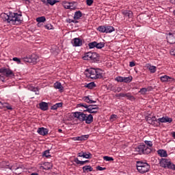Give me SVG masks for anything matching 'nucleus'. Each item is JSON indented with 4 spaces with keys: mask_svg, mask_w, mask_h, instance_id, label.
Segmentation results:
<instances>
[{
    "mask_svg": "<svg viewBox=\"0 0 175 175\" xmlns=\"http://www.w3.org/2000/svg\"><path fill=\"white\" fill-rule=\"evenodd\" d=\"M116 118H117V115H116V114H112V115L111 116V117H110V119H111V120H114V119H116Z\"/></svg>",
    "mask_w": 175,
    "mask_h": 175,
    "instance_id": "nucleus-57",
    "label": "nucleus"
},
{
    "mask_svg": "<svg viewBox=\"0 0 175 175\" xmlns=\"http://www.w3.org/2000/svg\"><path fill=\"white\" fill-rule=\"evenodd\" d=\"M5 77H14V72L10 68H0V79L1 81H5Z\"/></svg>",
    "mask_w": 175,
    "mask_h": 175,
    "instance_id": "nucleus-7",
    "label": "nucleus"
},
{
    "mask_svg": "<svg viewBox=\"0 0 175 175\" xmlns=\"http://www.w3.org/2000/svg\"><path fill=\"white\" fill-rule=\"evenodd\" d=\"M122 14H123L124 18H132L133 17V12L128 10H122Z\"/></svg>",
    "mask_w": 175,
    "mask_h": 175,
    "instance_id": "nucleus-14",
    "label": "nucleus"
},
{
    "mask_svg": "<svg viewBox=\"0 0 175 175\" xmlns=\"http://www.w3.org/2000/svg\"><path fill=\"white\" fill-rule=\"evenodd\" d=\"M172 3H173L174 5H175V0H171Z\"/></svg>",
    "mask_w": 175,
    "mask_h": 175,
    "instance_id": "nucleus-64",
    "label": "nucleus"
},
{
    "mask_svg": "<svg viewBox=\"0 0 175 175\" xmlns=\"http://www.w3.org/2000/svg\"><path fill=\"white\" fill-rule=\"evenodd\" d=\"M97 31H98V32H101V33H106V25L99 26L97 28Z\"/></svg>",
    "mask_w": 175,
    "mask_h": 175,
    "instance_id": "nucleus-29",
    "label": "nucleus"
},
{
    "mask_svg": "<svg viewBox=\"0 0 175 175\" xmlns=\"http://www.w3.org/2000/svg\"><path fill=\"white\" fill-rule=\"evenodd\" d=\"M160 80L162 83H170L172 81H174V78L170 77L167 75H163L160 77Z\"/></svg>",
    "mask_w": 175,
    "mask_h": 175,
    "instance_id": "nucleus-16",
    "label": "nucleus"
},
{
    "mask_svg": "<svg viewBox=\"0 0 175 175\" xmlns=\"http://www.w3.org/2000/svg\"><path fill=\"white\" fill-rule=\"evenodd\" d=\"M74 162H75V163H77V165H85V161H80L79 160L78 158H75L74 159Z\"/></svg>",
    "mask_w": 175,
    "mask_h": 175,
    "instance_id": "nucleus-32",
    "label": "nucleus"
},
{
    "mask_svg": "<svg viewBox=\"0 0 175 175\" xmlns=\"http://www.w3.org/2000/svg\"><path fill=\"white\" fill-rule=\"evenodd\" d=\"M37 23H44L46 21V17L40 16L36 18Z\"/></svg>",
    "mask_w": 175,
    "mask_h": 175,
    "instance_id": "nucleus-40",
    "label": "nucleus"
},
{
    "mask_svg": "<svg viewBox=\"0 0 175 175\" xmlns=\"http://www.w3.org/2000/svg\"><path fill=\"white\" fill-rule=\"evenodd\" d=\"M3 107H5L8 110H13V108L8 103H3L2 109Z\"/></svg>",
    "mask_w": 175,
    "mask_h": 175,
    "instance_id": "nucleus-39",
    "label": "nucleus"
},
{
    "mask_svg": "<svg viewBox=\"0 0 175 175\" xmlns=\"http://www.w3.org/2000/svg\"><path fill=\"white\" fill-rule=\"evenodd\" d=\"M13 170H14L16 174H21V172H23V168L21 167H18L16 168H13Z\"/></svg>",
    "mask_w": 175,
    "mask_h": 175,
    "instance_id": "nucleus-37",
    "label": "nucleus"
},
{
    "mask_svg": "<svg viewBox=\"0 0 175 175\" xmlns=\"http://www.w3.org/2000/svg\"><path fill=\"white\" fill-rule=\"evenodd\" d=\"M75 118H77L79 121L81 122H85V124H92L94 122V116H92V114L87 115L84 113L83 112H75L73 114Z\"/></svg>",
    "mask_w": 175,
    "mask_h": 175,
    "instance_id": "nucleus-4",
    "label": "nucleus"
},
{
    "mask_svg": "<svg viewBox=\"0 0 175 175\" xmlns=\"http://www.w3.org/2000/svg\"><path fill=\"white\" fill-rule=\"evenodd\" d=\"M167 42L170 43V44H175V32L167 34Z\"/></svg>",
    "mask_w": 175,
    "mask_h": 175,
    "instance_id": "nucleus-13",
    "label": "nucleus"
},
{
    "mask_svg": "<svg viewBox=\"0 0 175 175\" xmlns=\"http://www.w3.org/2000/svg\"><path fill=\"white\" fill-rule=\"evenodd\" d=\"M159 163L161 167H167V169L175 170V165L172 163L169 159H161Z\"/></svg>",
    "mask_w": 175,
    "mask_h": 175,
    "instance_id": "nucleus-8",
    "label": "nucleus"
},
{
    "mask_svg": "<svg viewBox=\"0 0 175 175\" xmlns=\"http://www.w3.org/2000/svg\"><path fill=\"white\" fill-rule=\"evenodd\" d=\"M78 107H85L86 109L84 111H88L90 114H95L98 113V110H99V107L98 105H88L87 104L84 103H79L77 105Z\"/></svg>",
    "mask_w": 175,
    "mask_h": 175,
    "instance_id": "nucleus-6",
    "label": "nucleus"
},
{
    "mask_svg": "<svg viewBox=\"0 0 175 175\" xmlns=\"http://www.w3.org/2000/svg\"><path fill=\"white\" fill-rule=\"evenodd\" d=\"M149 70L150 73H155V72H157V67L154 66H150Z\"/></svg>",
    "mask_w": 175,
    "mask_h": 175,
    "instance_id": "nucleus-43",
    "label": "nucleus"
},
{
    "mask_svg": "<svg viewBox=\"0 0 175 175\" xmlns=\"http://www.w3.org/2000/svg\"><path fill=\"white\" fill-rule=\"evenodd\" d=\"M83 99L84 102H86V103H96V100H92V98H91V96H84Z\"/></svg>",
    "mask_w": 175,
    "mask_h": 175,
    "instance_id": "nucleus-22",
    "label": "nucleus"
},
{
    "mask_svg": "<svg viewBox=\"0 0 175 175\" xmlns=\"http://www.w3.org/2000/svg\"><path fill=\"white\" fill-rule=\"evenodd\" d=\"M94 168L91 165H85L83 167V173H88V172H92Z\"/></svg>",
    "mask_w": 175,
    "mask_h": 175,
    "instance_id": "nucleus-25",
    "label": "nucleus"
},
{
    "mask_svg": "<svg viewBox=\"0 0 175 175\" xmlns=\"http://www.w3.org/2000/svg\"><path fill=\"white\" fill-rule=\"evenodd\" d=\"M144 143H142L139 145L137 146L135 148V152L139 154V155H148V154H151L152 149V141L145 140Z\"/></svg>",
    "mask_w": 175,
    "mask_h": 175,
    "instance_id": "nucleus-2",
    "label": "nucleus"
},
{
    "mask_svg": "<svg viewBox=\"0 0 175 175\" xmlns=\"http://www.w3.org/2000/svg\"><path fill=\"white\" fill-rule=\"evenodd\" d=\"M62 105H64L63 103H57L51 107V110H57V109H59V107H62Z\"/></svg>",
    "mask_w": 175,
    "mask_h": 175,
    "instance_id": "nucleus-26",
    "label": "nucleus"
},
{
    "mask_svg": "<svg viewBox=\"0 0 175 175\" xmlns=\"http://www.w3.org/2000/svg\"><path fill=\"white\" fill-rule=\"evenodd\" d=\"M140 94H142V95H146V92H147V88H142L139 92Z\"/></svg>",
    "mask_w": 175,
    "mask_h": 175,
    "instance_id": "nucleus-46",
    "label": "nucleus"
},
{
    "mask_svg": "<svg viewBox=\"0 0 175 175\" xmlns=\"http://www.w3.org/2000/svg\"><path fill=\"white\" fill-rule=\"evenodd\" d=\"M172 137H174V139H175V132H172Z\"/></svg>",
    "mask_w": 175,
    "mask_h": 175,
    "instance_id": "nucleus-59",
    "label": "nucleus"
},
{
    "mask_svg": "<svg viewBox=\"0 0 175 175\" xmlns=\"http://www.w3.org/2000/svg\"><path fill=\"white\" fill-rule=\"evenodd\" d=\"M172 121H173V119L167 116L159 118V119H157V122L159 125L161 124V123L169 122V124H170V122H172Z\"/></svg>",
    "mask_w": 175,
    "mask_h": 175,
    "instance_id": "nucleus-15",
    "label": "nucleus"
},
{
    "mask_svg": "<svg viewBox=\"0 0 175 175\" xmlns=\"http://www.w3.org/2000/svg\"><path fill=\"white\" fill-rule=\"evenodd\" d=\"M116 86L113 85L112 84L109 85V88L111 91H113V92H115Z\"/></svg>",
    "mask_w": 175,
    "mask_h": 175,
    "instance_id": "nucleus-48",
    "label": "nucleus"
},
{
    "mask_svg": "<svg viewBox=\"0 0 175 175\" xmlns=\"http://www.w3.org/2000/svg\"><path fill=\"white\" fill-rule=\"evenodd\" d=\"M37 132L39 135H41V136H46V135H49V129L44 127L38 128Z\"/></svg>",
    "mask_w": 175,
    "mask_h": 175,
    "instance_id": "nucleus-17",
    "label": "nucleus"
},
{
    "mask_svg": "<svg viewBox=\"0 0 175 175\" xmlns=\"http://www.w3.org/2000/svg\"><path fill=\"white\" fill-rule=\"evenodd\" d=\"M72 5H76V2H67L66 1L62 2V5L64 6V9H70V10H74V9H76V7H73Z\"/></svg>",
    "mask_w": 175,
    "mask_h": 175,
    "instance_id": "nucleus-12",
    "label": "nucleus"
},
{
    "mask_svg": "<svg viewBox=\"0 0 175 175\" xmlns=\"http://www.w3.org/2000/svg\"><path fill=\"white\" fill-rule=\"evenodd\" d=\"M132 81V77H123V83H131Z\"/></svg>",
    "mask_w": 175,
    "mask_h": 175,
    "instance_id": "nucleus-38",
    "label": "nucleus"
},
{
    "mask_svg": "<svg viewBox=\"0 0 175 175\" xmlns=\"http://www.w3.org/2000/svg\"><path fill=\"white\" fill-rule=\"evenodd\" d=\"M81 17H83V13H81V11L79 10L75 12L74 20H75V21L80 20Z\"/></svg>",
    "mask_w": 175,
    "mask_h": 175,
    "instance_id": "nucleus-23",
    "label": "nucleus"
},
{
    "mask_svg": "<svg viewBox=\"0 0 175 175\" xmlns=\"http://www.w3.org/2000/svg\"><path fill=\"white\" fill-rule=\"evenodd\" d=\"M152 120L153 121V123H154V124H155V122H158V119H157L156 116H152Z\"/></svg>",
    "mask_w": 175,
    "mask_h": 175,
    "instance_id": "nucleus-56",
    "label": "nucleus"
},
{
    "mask_svg": "<svg viewBox=\"0 0 175 175\" xmlns=\"http://www.w3.org/2000/svg\"><path fill=\"white\" fill-rule=\"evenodd\" d=\"M54 87L56 90H59V91H64V87L59 82H56L54 83Z\"/></svg>",
    "mask_w": 175,
    "mask_h": 175,
    "instance_id": "nucleus-27",
    "label": "nucleus"
},
{
    "mask_svg": "<svg viewBox=\"0 0 175 175\" xmlns=\"http://www.w3.org/2000/svg\"><path fill=\"white\" fill-rule=\"evenodd\" d=\"M58 132H59V133H62V129H58Z\"/></svg>",
    "mask_w": 175,
    "mask_h": 175,
    "instance_id": "nucleus-63",
    "label": "nucleus"
},
{
    "mask_svg": "<svg viewBox=\"0 0 175 175\" xmlns=\"http://www.w3.org/2000/svg\"><path fill=\"white\" fill-rule=\"evenodd\" d=\"M66 23H68V24H70L72 23H73L74 24H77V23H79L78 21H75V20H73V19H70V18H67L66 20Z\"/></svg>",
    "mask_w": 175,
    "mask_h": 175,
    "instance_id": "nucleus-44",
    "label": "nucleus"
},
{
    "mask_svg": "<svg viewBox=\"0 0 175 175\" xmlns=\"http://www.w3.org/2000/svg\"><path fill=\"white\" fill-rule=\"evenodd\" d=\"M78 157H81V158H83L84 157V152L81 151V152H79L77 154Z\"/></svg>",
    "mask_w": 175,
    "mask_h": 175,
    "instance_id": "nucleus-54",
    "label": "nucleus"
},
{
    "mask_svg": "<svg viewBox=\"0 0 175 175\" xmlns=\"http://www.w3.org/2000/svg\"><path fill=\"white\" fill-rule=\"evenodd\" d=\"M136 163L137 170H138L139 173L141 174H144V173L150 172V169H151V165L146 162L138 161Z\"/></svg>",
    "mask_w": 175,
    "mask_h": 175,
    "instance_id": "nucleus-5",
    "label": "nucleus"
},
{
    "mask_svg": "<svg viewBox=\"0 0 175 175\" xmlns=\"http://www.w3.org/2000/svg\"><path fill=\"white\" fill-rule=\"evenodd\" d=\"M71 43L74 47H81V46H83V40L79 38H75L72 40Z\"/></svg>",
    "mask_w": 175,
    "mask_h": 175,
    "instance_id": "nucleus-11",
    "label": "nucleus"
},
{
    "mask_svg": "<svg viewBox=\"0 0 175 175\" xmlns=\"http://www.w3.org/2000/svg\"><path fill=\"white\" fill-rule=\"evenodd\" d=\"M85 75L88 79L97 80L103 77V71L100 68H91L85 70Z\"/></svg>",
    "mask_w": 175,
    "mask_h": 175,
    "instance_id": "nucleus-3",
    "label": "nucleus"
},
{
    "mask_svg": "<svg viewBox=\"0 0 175 175\" xmlns=\"http://www.w3.org/2000/svg\"><path fill=\"white\" fill-rule=\"evenodd\" d=\"M135 65L136 64L135 63V62H130V64H129L130 68H133V66H135Z\"/></svg>",
    "mask_w": 175,
    "mask_h": 175,
    "instance_id": "nucleus-55",
    "label": "nucleus"
},
{
    "mask_svg": "<svg viewBox=\"0 0 175 175\" xmlns=\"http://www.w3.org/2000/svg\"><path fill=\"white\" fill-rule=\"evenodd\" d=\"M88 137H90V135H81V136H79V137H75L73 139H74V140L83 142V140H88Z\"/></svg>",
    "mask_w": 175,
    "mask_h": 175,
    "instance_id": "nucleus-19",
    "label": "nucleus"
},
{
    "mask_svg": "<svg viewBox=\"0 0 175 175\" xmlns=\"http://www.w3.org/2000/svg\"><path fill=\"white\" fill-rule=\"evenodd\" d=\"M31 175H39V174L36 173V172H33L31 174Z\"/></svg>",
    "mask_w": 175,
    "mask_h": 175,
    "instance_id": "nucleus-60",
    "label": "nucleus"
},
{
    "mask_svg": "<svg viewBox=\"0 0 175 175\" xmlns=\"http://www.w3.org/2000/svg\"><path fill=\"white\" fill-rule=\"evenodd\" d=\"M116 98H118V99H121V98H127V99H129V100H135V96H133L132 95V94L131 93H120L118 94H116Z\"/></svg>",
    "mask_w": 175,
    "mask_h": 175,
    "instance_id": "nucleus-10",
    "label": "nucleus"
},
{
    "mask_svg": "<svg viewBox=\"0 0 175 175\" xmlns=\"http://www.w3.org/2000/svg\"><path fill=\"white\" fill-rule=\"evenodd\" d=\"M116 81L118 83H124V77H117Z\"/></svg>",
    "mask_w": 175,
    "mask_h": 175,
    "instance_id": "nucleus-47",
    "label": "nucleus"
},
{
    "mask_svg": "<svg viewBox=\"0 0 175 175\" xmlns=\"http://www.w3.org/2000/svg\"><path fill=\"white\" fill-rule=\"evenodd\" d=\"M96 170H99L100 172H102V170H106V167H102L99 165L96 167Z\"/></svg>",
    "mask_w": 175,
    "mask_h": 175,
    "instance_id": "nucleus-49",
    "label": "nucleus"
},
{
    "mask_svg": "<svg viewBox=\"0 0 175 175\" xmlns=\"http://www.w3.org/2000/svg\"><path fill=\"white\" fill-rule=\"evenodd\" d=\"M39 107L42 111H47L49 110V103L46 102H41L39 103Z\"/></svg>",
    "mask_w": 175,
    "mask_h": 175,
    "instance_id": "nucleus-18",
    "label": "nucleus"
},
{
    "mask_svg": "<svg viewBox=\"0 0 175 175\" xmlns=\"http://www.w3.org/2000/svg\"><path fill=\"white\" fill-rule=\"evenodd\" d=\"M146 121L151 125H153V126H159L157 124L154 123L152 118L150 116L146 117Z\"/></svg>",
    "mask_w": 175,
    "mask_h": 175,
    "instance_id": "nucleus-30",
    "label": "nucleus"
},
{
    "mask_svg": "<svg viewBox=\"0 0 175 175\" xmlns=\"http://www.w3.org/2000/svg\"><path fill=\"white\" fill-rule=\"evenodd\" d=\"M42 157H45L46 158H51V154H50V150H46L44 151Z\"/></svg>",
    "mask_w": 175,
    "mask_h": 175,
    "instance_id": "nucleus-36",
    "label": "nucleus"
},
{
    "mask_svg": "<svg viewBox=\"0 0 175 175\" xmlns=\"http://www.w3.org/2000/svg\"><path fill=\"white\" fill-rule=\"evenodd\" d=\"M121 91H122V88L116 86L115 92H121Z\"/></svg>",
    "mask_w": 175,
    "mask_h": 175,
    "instance_id": "nucleus-52",
    "label": "nucleus"
},
{
    "mask_svg": "<svg viewBox=\"0 0 175 175\" xmlns=\"http://www.w3.org/2000/svg\"><path fill=\"white\" fill-rule=\"evenodd\" d=\"M172 55H174V57H175V49H174V51L172 52Z\"/></svg>",
    "mask_w": 175,
    "mask_h": 175,
    "instance_id": "nucleus-61",
    "label": "nucleus"
},
{
    "mask_svg": "<svg viewBox=\"0 0 175 175\" xmlns=\"http://www.w3.org/2000/svg\"><path fill=\"white\" fill-rule=\"evenodd\" d=\"M105 28V33H111V32H114V31H116V29H114L113 26L106 25Z\"/></svg>",
    "mask_w": 175,
    "mask_h": 175,
    "instance_id": "nucleus-24",
    "label": "nucleus"
},
{
    "mask_svg": "<svg viewBox=\"0 0 175 175\" xmlns=\"http://www.w3.org/2000/svg\"><path fill=\"white\" fill-rule=\"evenodd\" d=\"M41 1L42 2V3H44V5H46V6H47L48 0H41Z\"/></svg>",
    "mask_w": 175,
    "mask_h": 175,
    "instance_id": "nucleus-58",
    "label": "nucleus"
},
{
    "mask_svg": "<svg viewBox=\"0 0 175 175\" xmlns=\"http://www.w3.org/2000/svg\"><path fill=\"white\" fill-rule=\"evenodd\" d=\"M83 158H85V159H91L92 158V154H91L90 152L83 153Z\"/></svg>",
    "mask_w": 175,
    "mask_h": 175,
    "instance_id": "nucleus-33",
    "label": "nucleus"
},
{
    "mask_svg": "<svg viewBox=\"0 0 175 175\" xmlns=\"http://www.w3.org/2000/svg\"><path fill=\"white\" fill-rule=\"evenodd\" d=\"M12 60L17 62V64H21V60L18 57H13Z\"/></svg>",
    "mask_w": 175,
    "mask_h": 175,
    "instance_id": "nucleus-51",
    "label": "nucleus"
},
{
    "mask_svg": "<svg viewBox=\"0 0 175 175\" xmlns=\"http://www.w3.org/2000/svg\"><path fill=\"white\" fill-rule=\"evenodd\" d=\"M103 47H105V42H96V49H103Z\"/></svg>",
    "mask_w": 175,
    "mask_h": 175,
    "instance_id": "nucleus-34",
    "label": "nucleus"
},
{
    "mask_svg": "<svg viewBox=\"0 0 175 175\" xmlns=\"http://www.w3.org/2000/svg\"><path fill=\"white\" fill-rule=\"evenodd\" d=\"M39 57L36 54H32L31 55L27 56L26 57H23L22 59L24 62L27 64H32V65H35L38 62Z\"/></svg>",
    "mask_w": 175,
    "mask_h": 175,
    "instance_id": "nucleus-9",
    "label": "nucleus"
},
{
    "mask_svg": "<svg viewBox=\"0 0 175 175\" xmlns=\"http://www.w3.org/2000/svg\"><path fill=\"white\" fill-rule=\"evenodd\" d=\"M3 103L0 101V109H2V105H3Z\"/></svg>",
    "mask_w": 175,
    "mask_h": 175,
    "instance_id": "nucleus-62",
    "label": "nucleus"
},
{
    "mask_svg": "<svg viewBox=\"0 0 175 175\" xmlns=\"http://www.w3.org/2000/svg\"><path fill=\"white\" fill-rule=\"evenodd\" d=\"M157 154L161 158H166L167 157V152L163 149H160L157 150Z\"/></svg>",
    "mask_w": 175,
    "mask_h": 175,
    "instance_id": "nucleus-21",
    "label": "nucleus"
},
{
    "mask_svg": "<svg viewBox=\"0 0 175 175\" xmlns=\"http://www.w3.org/2000/svg\"><path fill=\"white\" fill-rule=\"evenodd\" d=\"M90 61H93V62H98V61H99V55L95 52L92 53V56Z\"/></svg>",
    "mask_w": 175,
    "mask_h": 175,
    "instance_id": "nucleus-20",
    "label": "nucleus"
},
{
    "mask_svg": "<svg viewBox=\"0 0 175 175\" xmlns=\"http://www.w3.org/2000/svg\"><path fill=\"white\" fill-rule=\"evenodd\" d=\"M92 55V52H88L85 54L84 57H83V59L85 61H90L91 59V57Z\"/></svg>",
    "mask_w": 175,
    "mask_h": 175,
    "instance_id": "nucleus-28",
    "label": "nucleus"
},
{
    "mask_svg": "<svg viewBox=\"0 0 175 175\" xmlns=\"http://www.w3.org/2000/svg\"><path fill=\"white\" fill-rule=\"evenodd\" d=\"M46 29H53V25L51 24H48L44 26Z\"/></svg>",
    "mask_w": 175,
    "mask_h": 175,
    "instance_id": "nucleus-53",
    "label": "nucleus"
},
{
    "mask_svg": "<svg viewBox=\"0 0 175 175\" xmlns=\"http://www.w3.org/2000/svg\"><path fill=\"white\" fill-rule=\"evenodd\" d=\"M88 6H91L94 3V0H86Z\"/></svg>",
    "mask_w": 175,
    "mask_h": 175,
    "instance_id": "nucleus-50",
    "label": "nucleus"
},
{
    "mask_svg": "<svg viewBox=\"0 0 175 175\" xmlns=\"http://www.w3.org/2000/svg\"><path fill=\"white\" fill-rule=\"evenodd\" d=\"M30 91H32L33 92H36V95H39V88H35L33 86H31L29 88Z\"/></svg>",
    "mask_w": 175,
    "mask_h": 175,
    "instance_id": "nucleus-35",
    "label": "nucleus"
},
{
    "mask_svg": "<svg viewBox=\"0 0 175 175\" xmlns=\"http://www.w3.org/2000/svg\"><path fill=\"white\" fill-rule=\"evenodd\" d=\"M1 18L3 21H7V23H10L13 25H20L21 23H23V14H18L16 12H9L8 14L6 13H1L0 15Z\"/></svg>",
    "mask_w": 175,
    "mask_h": 175,
    "instance_id": "nucleus-1",
    "label": "nucleus"
},
{
    "mask_svg": "<svg viewBox=\"0 0 175 175\" xmlns=\"http://www.w3.org/2000/svg\"><path fill=\"white\" fill-rule=\"evenodd\" d=\"M55 3H57V1L55 0H48L47 6H49V5L53 6V5H55Z\"/></svg>",
    "mask_w": 175,
    "mask_h": 175,
    "instance_id": "nucleus-45",
    "label": "nucleus"
},
{
    "mask_svg": "<svg viewBox=\"0 0 175 175\" xmlns=\"http://www.w3.org/2000/svg\"><path fill=\"white\" fill-rule=\"evenodd\" d=\"M89 49H95L96 48V41L92 42L88 44Z\"/></svg>",
    "mask_w": 175,
    "mask_h": 175,
    "instance_id": "nucleus-41",
    "label": "nucleus"
},
{
    "mask_svg": "<svg viewBox=\"0 0 175 175\" xmlns=\"http://www.w3.org/2000/svg\"><path fill=\"white\" fill-rule=\"evenodd\" d=\"M85 87L89 90H92V88H95V87H96V84H95V82H90L88 83Z\"/></svg>",
    "mask_w": 175,
    "mask_h": 175,
    "instance_id": "nucleus-31",
    "label": "nucleus"
},
{
    "mask_svg": "<svg viewBox=\"0 0 175 175\" xmlns=\"http://www.w3.org/2000/svg\"><path fill=\"white\" fill-rule=\"evenodd\" d=\"M103 160L106 161L107 162H110L111 161H114V159L111 157H109V156H104L103 157Z\"/></svg>",
    "mask_w": 175,
    "mask_h": 175,
    "instance_id": "nucleus-42",
    "label": "nucleus"
}]
</instances>
